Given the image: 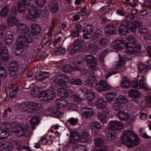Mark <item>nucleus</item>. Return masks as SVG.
<instances>
[{
    "mask_svg": "<svg viewBox=\"0 0 151 151\" xmlns=\"http://www.w3.org/2000/svg\"><path fill=\"white\" fill-rule=\"evenodd\" d=\"M17 32L21 36L18 37L16 41V49L18 50L28 47L33 41L32 36L29 33V29L24 23H19L17 26Z\"/></svg>",
    "mask_w": 151,
    "mask_h": 151,
    "instance_id": "1",
    "label": "nucleus"
},
{
    "mask_svg": "<svg viewBox=\"0 0 151 151\" xmlns=\"http://www.w3.org/2000/svg\"><path fill=\"white\" fill-rule=\"evenodd\" d=\"M121 140L122 144L129 148L137 146L140 142L138 136L133 132L129 130L123 132Z\"/></svg>",
    "mask_w": 151,
    "mask_h": 151,
    "instance_id": "2",
    "label": "nucleus"
},
{
    "mask_svg": "<svg viewBox=\"0 0 151 151\" xmlns=\"http://www.w3.org/2000/svg\"><path fill=\"white\" fill-rule=\"evenodd\" d=\"M116 95V93L115 92L109 93L106 94L105 99L107 102L111 103V108L117 111L122 110L123 109V107L122 105L117 104L115 101L113 102V100Z\"/></svg>",
    "mask_w": 151,
    "mask_h": 151,
    "instance_id": "3",
    "label": "nucleus"
},
{
    "mask_svg": "<svg viewBox=\"0 0 151 151\" xmlns=\"http://www.w3.org/2000/svg\"><path fill=\"white\" fill-rule=\"evenodd\" d=\"M56 95L55 91L50 89L41 93L39 97L42 101H47L54 99Z\"/></svg>",
    "mask_w": 151,
    "mask_h": 151,
    "instance_id": "4",
    "label": "nucleus"
},
{
    "mask_svg": "<svg viewBox=\"0 0 151 151\" xmlns=\"http://www.w3.org/2000/svg\"><path fill=\"white\" fill-rule=\"evenodd\" d=\"M37 105L35 102H26L21 104L20 106L24 112L31 113L35 110Z\"/></svg>",
    "mask_w": 151,
    "mask_h": 151,
    "instance_id": "5",
    "label": "nucleus"
},
{
    "mask_svg": "<svg viewBox=\"0 0 151 151\" xmlns=\"http://www.w3.org/2000/svg\"><path fill=\"white\" fill-rule=\"evenodd\" d=\"M28 9L31 19H35L40 16V8H36L34 5H32L28 6Z\"/></svg>",
    "mask_w": 151,
    "mask_h": 151,
    "instance_id": "6",
    "label": "nucleus"
},
{
    "mask_svg": "<svg viewBox=\"0 0 151 151\" xmlns=\"http://www.w3.org/2000/svg\"><path fill=\"white\" fill-rule=\"evenodd\" d=\"M88 66L93 69L96 67L97 65V61L96 58L93 55H89L85 58Z\"/></svg>",
    "mask_w": 151,
    "mask_h": 151,
    "instance_id": "7",
    "label": "nucleus"
},
{
    "mask_svg": "<svg viewBox=\"0 0 151 151\" xmlns=\"http://www.w3.org/2000/svg\"><path fill=\"white\" fill-rule=\"evenodd\" d=\"M97 90L99 92L108 91L110 89L111 87L105 81H101L96 85Z\"/></svg>",
    "mask_w": 151,
    "mask_h": 151,
    "instance_id": "8",
    "label": "nucleus"
},
{
    "mask_svg": "<svg viewBox=\"0 0 151 151\" xmlns=\"http://www.w3.org/2000/svg\"><path fill=\"white\" fill-rule=\"evenodd\" d=\"M129 24L128 23L123 22L118 27V32L121 35H126L129 32Z\"/></svg>",
    "mask_w": 151,
    "mask_h": 151,
    "instance_id": "9",
    "label": "nucleus"
},
{
    "mask_svg": "<svg viewBox=\"0 0 151 151\" xmlns=\"http://www.w3.org/2000/svg\"><path fill=\"white\" fill-rule=\"evenodd\" d=\"M109 128L112 130L119 131L123 127V124L121 122L117 120L111 121L109 124Z\"/></svg>",
    "mask_w": 151,
    "mask_h": 151,
    "instance_id": "10",
    "label": "nucleus"
},
{
    "mask_svg": "<svg viewBox=\"0 0 151 151\" xmlns=\"http://www.w3.org/2000/svg\"><path fill=\"white\" fill-rule=\"evenodd\" d=\"M68 76L60 75L57 76L54 80V82L58 85L63 86L67 82L66 80L68 79Z\"/></svg>",
    "mask_w": 151,
    "mask_h": 151,
    "instance_id": "11",
    "label": "nucleus"
},
{
    "mask_svg": "<svg viewBox=\"0 0 151 151\" xmlns=\"http://www.w3.org/2000/svg\"><path fill=\"white\" fill-rule=\"evenodd\" d=\"M83 115L87 118H90L95 114V112L89 108L84 107L82 109Z\"/></svg>",
    "mask_w": 151,
    "mask_h": 151,
    "instance_id": "12",
    "label": "nucleus"
},
{
    "mask_svg": "<svg viewBox=\"0 0 151 151\" xmlns=\"http://www.w3.org/2000/svg\"><path fill=\"white\" fill-rule=\"evenodd\" d=\"M78 138L80 142L84 143L89 141L91 139V137L89 133L86 131H82L79 135Z\"/></svg>",
    "mask_w": 151,
    "mask_h": 151,
    "instance_id": "13",
    "label": "nucleus"
},
{
    "mask_svg": "<svg viewBox=\"0 0 151 151\" xmlns=\"http://www.w3.org/2000/svg\"><path fill=\"white\" fill-rule=\"evenodd\" d=\"M141 50V47L139 45H135L134 46H131L126 49V52L128 54L133 55L137 53Z\"/></svg>",
    "mask_w": 151,
    "mask_h": 151,
    "instance_id": "14",
    "label": "nucleus"
},
{
    "mask_svg": "<svg viewBox=\"0 0 151 151\" xmlns=\"http://www.w3.org/2000/svg\"><path fill=\"white\" fill-rule=\"evenodd\" d=\"M49 8L52 13H55L57 12L59 10V6L57 1L52 0L49 6Z\"/></svg>",
    "mask_w": 151,
    "mask_h": 151,
    "instance_id": "15",
    "label": "nucleus"
},
{
    "mask_svg": "<svg viewBox=\"0 0 151 151\" xmlns=\"http://www.w3.org/2000/svg\"><path fill=\"white\" fill-rule=\"evenodd\" d=\"M118 111L116 114L118 118L121 121L127 120L130 117V115L127 113L123 111Z\"/></svg>",
    "mask_w": 151,
    "mask_h": 151,
    "instance_id": "16",
    "label": "nucleus"
},
{
    "mask_svg": "<svg viewBox=\"0 0 151 151\" xmlns=\"http://www.w3.org/2000/svg\"><path fill=\"white\" fill-rule=\"evenodd\" d=\"M7 24L9 27H13L17 23V19L16 17L9 15L6 19Z\"/></svg>",
    "mask_w": 151,
    "mask_h": 151,
    "instance_id": "17",
    "label": "nucleus"
},
{
    "mask_svg": "<svg viewBox=\"0 0 151 151\" xmlns=\"http://www.w3.org/2000/svg\"><path fill=\"white\" fill-rule=\"evenodd\" d=\"M26 4H24L23 2H19L17 6V11L19 13L25 14L26 11Z\"/></svg>",
    "mask_w": 151,
    "mask_h": 151,
    "instance_id": "18",
    "label": "nucleus"
},
{
    "mask_svg": "<svg viewBox=\"0 0 151 151\" xmlns=\"http://www.w3.org/2000/svg\"><path fill=\"white\" fill-rule=\"evenodd\" d=\"M116 138V134L114 132H108L106 135V140L110 142H114Z\"/></svg>",
    "mask_w": 151,
    "mask_h": 151,
    "instance_id": "19",
    "label": "nucleus"
},
{
    "mask_svg": "<svg viewBox=\"0 0 151 151\" xmlns=\"http://www.w3.org/2000/svg\"><path fill=\"white\" fill-rule=\"evenodd\" d=\"M48 76V73L45 72H39L37 73H36L35 77L37 80L41 81Z\"/></svg>",
    "mask_w": 151,
    "mask_h": 151,
    "instance_id": "20",
    "label": "nucleus"
},
{
    "mask_svg": "<svg viewBox=\"0 0 151 151\" xmlns=\"http://www.w3.org/2000/svg\"><path fill=\"white\" fill-rule=\"evenodd\" d=\"M84 43L83 41H80L76 40L74 41L73 46L74 47L77 48L80 51H82L84 48Z\"/></svg>",
    "mask_w": 151,
    "mask_h": 151,
    "instance_id": "21",
    "label": "nucleus"
},
{
    "mask_svg": "<svg viewBox=\"0 0 151 151\" xmlns=\"http://www.w3.org/2000/svg\"><path fill=\"white\" fill-rule=\"evenodd\" d=\"M94 76L91 74H89L87 78V80L86 82V85L88 87H91L93 86L94 83Z\"/></svg>",
    "mask_w": 151,
    "mask_h": 151,
    "instance_id": "22",
    "label": "nucleus"
},
{
    "mask_svg": "<svg viewBox=\"0 0 151 151\" xmlns=\"http://www.w3.org/2000/svg\"><path fill=\"white\" fill-rule=\"evenodd\" d=\"M85 96L87 99L92 100L95 98V93L92 90L88 89L86 91Z\"/></svg>",
    "mask_w": 151,
    "mask_h": 151,
    "instance_id": "23",
    "label": "nucleus"
},
{
    "mask_svg": "<svg viewBox=\"0 0 151 151\" xmlns=\"http://www.w3.org/2000/svg\"><path fill=\"white\" fill-rule=\"evenodd\" d=\"M116 31V28L113 25L110 24L106 26L105 29V31L108 35L114 34Z\"/></svg>",
    "mask_w": 151,
    "mask_h": 151,
    "instance_id": "24",
    "label": "nucleus"
},
{
    "mask_svg": "<svg viewBox=\"0 0 151 151\" xmlns=\"http://www.w3.org/2000/svg\"><path fill=\"white\" fill-rule=\"evenodd\" d=\"M10 10L9 7L6 5L3 7L0 12V16L1 17L4 18L6 16Z\"/></svg>",
    "mask_w": 151,
    "mask_h": 151,
    "instance_id": "25",
    "label": "nucleus"
},
{
    "mask_svg": "<svg viewBox=\"0 0 151 151\" xmlns=\"http://www.w3.org/2000/svg\"><path fill=\"white\" fill-rule=\"evenodd\" d=\"M95 104L97 108H104L106 106L107 103L104 99H99L96 102Z\"/></svg>",
    "mask_w": 151,
    "mask_h": 151,
    "instance_id": "26",
    "label": "nucleus"
},
{
    "mask_svg": "<svg viewBox=\"0 0 151 151\" xmlns=\"http://www.w3.org/2000/svg\"><path fill=\"white\" fill-rule=\"evenodd\" d=\"M124 42L123 40H116L114 41L112 46L114 49L119 50L123 44H124Z\"/></svg>",
    "mask_w": 151,
    "mask_h": 151,
    "instance_id": "27",
    "label": "nucleus"
},
{
    "mask_svg": "<svg viewBox=\"0 0 151 151\" xmlns=\"http://www.w3.org/2000/svg\"><path fill=\"white\" fill-rule=\"evenodd\" d=\"M104 35V32L100 30L94 32L92 35V37L94 40L97 41L99 38L102 37Z\"/></svg>",
    "mask_w": 151,
    "mask_h": 151,
    "instance_id": "28",
    "label": "nucleus"
},
{
    "mask_svg": "<svg viewBox=\"0 0 151 151\" xmlns=\"http://www.w3.org/2000/svg\"><path fill=\"white\" fill-rule=\"evenodd\" d=\"M30 129L29 127L25 126V127L23 129L22 133L19 137H21L22 136L27 137L30 136L31 134V132Z\"/></svg>",
    "mask_w": 151,
    "mask_h": 151,
    "instance_id": "29",
    "label": "nucleus"
},
{
    "mask_svg": "<svg viewBox=\"0 0 151 151\" xmlns=\"http://www.w3.org/2000/svg\"><path fill=\"white\" fill-rule=\"evenodd\" d=\"M58 94L59 96L64 98H65L68 96V93L66 90L63 88L58 89Z\"/></svg>",
    "mask_w": 151,
    "mask_h": 151,
    "instance_id": "30",
    "label": "nucleus"
},
{
    "mask_svg": "<svg viewBox=\"0 0 151 151\" xmlns=\"http://www.w3.org/2000/svg\"><path fill=\"white\" fill-rule=\"evenodd\" d=\"M121 84L122 87L127 88L130 86L131 82L128 78H123L122 79Z\"/></svg>",
    "mask_w": 151,
    "mask_h": 151,
    "instance_id": "31",
    "label": "nucleus"
},
{
    "mask_svg": "<svg viewBox=\"0 0 151 151\" xmlns=\"http://www.w3.org/2000/svg\"><path fill=\"white\" fill-rule=\"evenodd\" d=\"M128 100L125 96L123 95H119L116 98V101L117 104H124L127 102Z\"/></svg>",
    "mask_w": 151,
    "mask_h": 151,
    "instance_id": "32",
    "label": "nucleus"
},
{
    "mask_svg": "<svg viewBox=\"0 0 151 151\" xmlns=\"http://www.w3.org/2000/svg\"><path fill=\"white\" fill-rule=\"evenodd\" d=\"M119 60L118 63L115 64L116 68L117 69H121L124 65L125 60L124 57H122L120 55H119Z\"/></svg>",
    "mask_w": 151,
    "mask_h": 151,
    "instance_id": "33",
    "label": "nucleus"
},
{
    "mask_svg": "<svg viewBox=\"0 0 151 151\" xmlns=\"http://www.w3.org/2000/svg\"><path fill=\"white\" fill-rule=\"evenodd\" d=\"M40 122L39 117L36 116L33 117L31 119V128L32 129H35V126Z\"/></svg>",
    "mask_w": 151,
    "mask_h": 151,
    "instance_id": "34",
    "label": "nucleus"
},
{
    "mask_svg": "<svg viewBox=\"0 0 151 151\" xmlns=\"http://www.w3.org/2000/svg\"><path fill=\"white\" fill-rule=\"evenodd\" d=\"M138 68L140 73H144L146 70L149 69L148 65H146L142 63H139L137 64Z\"/></svg>",
    "mask_w": 151,
    "mask_h": 151,
    "instance_id": "35",
    "label": "nucleus"
},
{
    "mask_svg": "<svg viewBox=\"0 0 151 151\" xmlns=\"http://www.w3.org/2000/svg\"><path fill=\"white\" fill-rule=\"evenodd\" d=\"M13 131L16 133H18L23 130L25 127V125L23 124H19L17 125L14 126L13 127Z\"/></svg>",
    "mask_w": 151,
    "mask_h": 151,
    "instance_id": "36",
    "label": "nucleus"
},
{
    "mask_svg": "<svg viewBox=\"0 0 151 151\" xmlns=\"http://www.w3.org/2000/svg\"><path fill=\"white\" fill-rule=\"evenodd\" d=\"M7 37H6V42L8 45H10V44L14 40V35L12 33L10 32H8L6 33Z\"/></svg>",
    "mask_w": 151,
    "mask_h": 151,
    "instance_id": "37",
    "label": "nucleus"
},
{
    "mask_svg": "<svg viewBox=\"0 0 151 151\" xmlns=\"http://www.w3.org/2000/svg\"><path fill=\"white\" fill-rule=\"evenodd\" d=\"M94 30V27L93 26L91 25H87L84 29L82 30V32H85L86 34L88 35H90Z\"/></svg>",
    "mask_w": 151,
    "mask_h": 151,
    "instance_id": "38",
    "label": "nucleus"
},
{
    "mask_svg": "<svg viewBox=\"0 0 151 151\" xmlns=\"http://www.w3.org/2000/svg\"><path fill=\"white\" fill-rule=\"evenodd\" d=\"M32 32H35L37 33H40L41 29L40 26L37 24L35 23L31 26Z\"/></svg>",
    "mask_w": 151,
    "mask_h": 151,
    "instance_id": "39",
    "label": "nucleus"
},
{
    "mask_svg": "<svg viewBox=\"0 0 151 151\" xmlns=\"http://www.w3.org/2000/svg\"><path fill=\"white\" fill-rule=\"evenodd\" d=\"M9 69L17 70L18 68V64L17 61L12 60L9 64Z\"/></svg>",
    "mask_w": 151,
    "mask_h": 151,
    "instance_id": "40",
    "label": "nucleus"
},
{
    "mask_svg": "<svg viewBox=\"0 0 151 151\" xmlns=\"http://www.w3.org/2000/svg\"><path fill=\"white\" fill-rule=\"evenodd\" d=\"M56 103L60 107L63 108L67 105V102L65 100L60 99L56 101Z\"/></svg>",
    "mask_w": 151,
    "mask_h": 151,
    "instance_id": "41",
    "label": "nucleus"
},
{
    "mask_svg": "<svg viewBox=\"0 0 151 151\" xmlns=\"http://www.w3.org/2000/svg\"><path fill=\"white\" fill-rule=\"evenodd\" d=\"M129 95L132 97L137 98L139 96V93L137 90L131 89L129 92Z\"/></svg>",
    "mask_w": 151,
    "mask_h": 151,
    "instance_id": "42",
    "label": "nucleus"
},
{
    "mask_svg": "<svg viewBox=\"0 0 151 151\" xmlns=\"http://www.w3.org/2000/svg\"><path fill=\"white\" fill-rule=\"evenodd\" d=\"M110 42L109 39L107 38H102L100 39L99 41V44L100 45L103 47H105Z\"/></svg>",
    "mask_w": 151,
    "mask_h": 151,
    "instance_id": "43",
    "label": "nucleus"
},
{
    "mask_svg": "<svg viewBox=\"0 0 151 151\" xmlns=\"http://www.w3.org/2000/svg\"><path fill=\"white\" fill-rule=\"evenodd\" d=\"M97 118L104 124L106 123L107 121V119L106 115L102 113L98 114Z\"/></svg>",
    "mask_w": 151,
    "mask_h": 151,
    "instance_id": "44",
    "label": "nucleus"
},
{
    "mask_svg": "<svg viewBox=\"0 0 151 151\" xmlns=\"http://www.w3.org/2000/svg\"><path fill=\"white\" fill-rule=\"evenodd\" d=\"M62 70L65 72L70 73L73 70V68L70 65H65L63 66Z\"/></svg>",
    "mask_w": 151,
    "mask_h": 151,
    "instance_id": "45",
    "label": "nucleus"
},
{
    "mask_svg": "<svg viewBox=\"0 0 151 151\" xmlns=\"http://www.w3.org/2000/svg\"><path fill=\"white\" fill-rule=\"evenodd\" d=\"M35 3L39 8H41L46 3L45 0H34Z\"/></svg>",
    "mask_w": 151,
    "mask_h": 151,
    "instance_id": "46",
    "label": "nucleus"
},
{
    "mask_svg": "<svg viewBox=\"0 0 151 151\" xmlns=\"http://www.w3.org/2000/svg\"><path fill=\"white\" fill-rule=\"evenodd\" d=\"M49 15L48 11L43 8H40V16L46 18Z\"/></svg>",
    "mask_w": 151,
    "mask_h": 151,
    "instance_id": "47",
    "label": "nucleus"
},
{
    "mask_svg": "<svg viewBox=\"0 0 151 151\" xmlns=\"http://www.w3.org/2000/svg\"><path fill=\"white\" fill-rule=\"evenodd\" d=\"M73 151H86L85 147L80 145H76L73 148Z\"/></svg>",
    "mask_w": 151,
    "mask_h": 151,
    "instance_id": "48",
    "label": "nucleus"
},
{
    "mask_svg": "<svg viewBox=\"0 0 151 151\" xmlns=\"http://www.w3.org/2000/svg\"><path fill=\"white\" fill-rule=\"evenodd\" d=\"M17 149L18 151H31L29 148L23 145L18 146Z\"/></svg>",
    "mask_w": 151,
    "mask_h": 151,
    "instance_id": "49",
    "label": "nucleus"
},
{
    "mask_svg": "<svg viewBox=\"0 0 151 151\" xmlns=\"http://www.w3.org/2000/svg\"><path fill=\"white\" fill-rule=\"evenodd\" d=\"M135 16L134 15L131 14H129L126 17L125 22L129 23L135 19Z\"/></svg>",
    "mask_w": 151,
    "mask_h": 151,
    "instance_id": "50",
    "label": "nucleus"
},
{
    "mask_svg": "<svg viewBox=\"0 0 151 151\" xmlns=\"http://www.w3.org/2000/svg\"><path fill=\"white\" fill-rule=\"evenodd\" d=\"M13 147V145L12 143L6 142L5 146L4 147L3 149L6 151H9L12 150Z\"/></svg>",
    "mask_w": 151,
    "mask_h": 151,
    "instance_id": "51",
    "label": "nucleus"
},
{
    "mask_svg": "<svg viewBox=\"0 0 151 151\" xmlns=\"http://www.w3.org/2000/svg\"><path fill=\"white\" fill-rule=\"evenodd\" d=\"M99 47V45L94 44H91L89 45L90 50L92 52H96L98 51V48Z\"/></svg>",
    "mask_w": 151,
    "mask_h": 151,
    "instance_id": "52",
    "label": "nucleus"
},
{
    "mask_svg": "<svg viewBox=\"0 0 151 151\" xmlns=\"http://www.w3.org/2000/svg\"><path fill=\"white\" fill-rule=\"evenodd\" d=\"M104 140L101 138L96 139L95 141V144L96 147H101L104 143Z\"/></svg>",
    "mask_w": 151,
    "mask_h": 151,
    "instance_id": "53",
    "label": "nucleus"
},
{
    "mask_svg": "<svg viewBox=\"0 0 151 151\" xmlns=\"http://www.w3.org/2000/svg\"><path fill=\"white\" fill-rule=\"evenodd\" d=\"M52 114H54L55 116L56 117H60L61 116L62 113L59 112L57 109L55 108H52Z\"/></svg>",
    "mask_w": 151,
    "mask_h": 151,
    "instance_id": "54",
    "label": "nucleus"
},
{
    "mask_svg": "<svg viewBox=\"0 0 151 151\" xmlns=\"http://www.w3.org/2000/svg\"><path fill=\"white\" fill-rule=\"evenodd\" d=\"M93 129L96 130H99L101 128V126L99 122H93L92 123Z\"/></svg>",
    "mask_w": 151,
    "mask_h": 151,
    "instance_id": "55",
    "label": "nucleus"
},
{
    "mask_svg": "<svg viewBox=\"0 0 151 151\" xmlns=\"http://www.w3.org/2000/svg\"><path fill=\"white\" fill-rule=\"evenodd\" d=\"M78 119L77 118H71L68 120L67 122L69 123L70 125L74 126L78 123Z\"/></svg>",
    "mask_w": 151,
    "mask_h": 151,
    "instance_id": "56",
    "label": "nucleus"
},
{
    "mask_svg": "<svg viewBox=\"0 0 151 151\" xmlns=\"http://www.w3.org/2000/svg\"><path fill=\"white\" fill-rule=\"evenodd\" d=\"M17 10L15 6H12L10 10V14L9 15H11L12 17H16L17 14Z\"/></svg>",
    "mask_w": 151,
    "mask_h": 151,
    "instance_id": "57",
    "label": "nucleus"
},
{
    "mask_svg": "<svg viewBox=\"0 0 151 151\" xmlns=\"http://www.w3.org/2000/svg\"><path fill=\"white\" fill-rule=\"evenodd\" d=\"M6 131L3 127H0V139H4L6 137Z\"/></svg>",
    "mask_w": 151,
    "mask_h": 151,
    "instance_id": "58",
    "label": "nucleus"
},
{
    "mask_svg": "<svg viewBox=\"0 0 151 151\" xmlns=\"http://www.w3.org/2000/svg\"><path fill=\"white\" fill-rule=\"evenodd\" d=\"M71 83L73 84L81 85L82 84V81L79 78H73L71 80Z\"/></svg>",
    "mask_w": 151,
    "mask_h": 151,
    "instance_id": "59",
    "label": "nucleus"
},
{
    "mask_svg": "<svg viewBox=\"0 0 151 151\" xmlns=\"http://www.w3.org/2000/svg\"><path fill=\"white\" fill-rule=\"evenodd\" d=\"M127 39L130 43L132 44H135L136 42V39L134 37L131 35L127 36Z\"/></svg>",
    "mask_w": 151,
    "mask_h": 151,
    "instance_id": "60",
    "label": "nucleus"
},
{
    "mask_svg": "<svg viewBox=\"0 0 151 151\" xmlns=\"http://www.w3.org/2000/svg\"><path fill=\"white\" fill-rule=\"evenodd\" d=\"M70 137L71 138H74L78 139L79 137L78 132L75 130H72L70 131Z\"/></svg>",
    "mask_w": 151,
    "mask_h": 151,
    "instance_id": "61",
    "label": "nucleus"
},
{
    "mask_svg": "<svg viewBox=\"0 0 151 151\" xmlns=\"http://www.w3.org/2000/svg\"><path fill=\"white\" fill-rule=\"evenodd\" d=\"M0 55H8L9 54V52L7 48L4 47H2L0 50Z\"/></svg>",
    "mask_w": 151,
    "mask_h": 151,
    "instance_id": "62",
    "label": "nucleus"
},
{
    "mask_svg": "<svg viewBox=\"0 0 151 151\" xmlns=\"http://www.w3.org/2000/svg\"><path fill=\"white\" fill-rule=\"evenodd\" d=\"M34 74L32 71H29L28 72L27 74V77L29 80H32L35 76Z\"/></svg>",
    "mask_w": 151,
    "mask_h": 151,
    "instance_id": "63",
    "label": "nucleus"
},
{
    "mask_svg": "<svg viewBox=\"0 0 151 151\" xmlns=\"http://www.w3.org/2000/svg\"><path fill=\"white\" fill-rule=\"evenodd\" d=\"M144 38L145 40H151V32H149L148 31L144 35Z\"/></svg>",
    "mask_w": 151,
    "mask_h": 151,
    "instance_id": "64",
    "label": "nucleus"
}]
</instances>
